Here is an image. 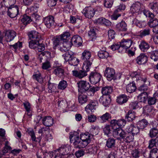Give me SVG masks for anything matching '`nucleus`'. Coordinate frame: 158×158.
I'll return each instance as SVG.
<instances>
[{
	"instance_id": "obj_1",
	"label": "nucleus",
	"mask_w": 158,
	"mask_h": 158,
	"mask_svg": "<svg viewBox=\"0 0 158 158\" xmlns=\"http://www.w3.org/2000/svg\"><path fill=\"white\" fill-rule=\"evenodd\" d=\"M69 152V148L66 146H61L59 148L53 152L45 153V157H50L51 158H56V157H62L66 155Z\"/></svg>"
},
{
	"instance_id": "obj_2",
	"label": "nucleus",
	"mask_w": 158,
	"mask_h": 158,
	"mask_svg": "<svg viewBox=\"0 0 158 158\" xmlns=\"http://www.w3.org/2000/svg\"><path fill=\"white\" fill-rule=\"evenodd\" d=\"M91 56L90 52L87 50H85L82 53V59L84 61L83 63V68L86 69L87 66L90 67L92 64V60L90 58Z\"/></svg>"
},
{
	"instance_id": "obj_3",
	"label": "nucleus",
	"mask_w": 158,
	"mask_h": 158,
	"mask_svg": "<svg viewBox=\"0 0 158 158\" xmlns=\"http://www.w3.org/2000/svg\"><path fill=\"white\" fill-rule=\"evenodd\" d=\"M90 67L87 66V67L88 68H86V69H84L83 66L82 67V70H81L78 71L77 70H73V69H69L70 71H72L73 76L79 78H82L87 75V72L89 71Z\"/></svg>"
},
{
	"instance_id": "obj_4",
	"label": "nucleus",
	"mask_w": 158,
	"mask_h": 158,
	"mask_svg": "<svg viewBox=\"0 0 158 158\" xmlns=\"http://www.w3.org/2000/svg\"><path fill=\"white\" fill-rule=\"evenodd\" d=\"M144 15L147 17L150 18L151 19L148 22V25L151 28H154L158 25V19L155 18L154 14L151 12H148L147 14L144 13Z\"/></svg>"
},
{
	"instance_id": "obj_5",
	"label": "nucleus",
	"mask_w": 158,
	"mask_h": 158,
	"mask_svg": "<svg viewBox=\"0 0 158 158\" xmlns=\"http://www.w3.org/2000/svg\"><path fill=\"white\" fill-rule=\"evenodd\" d=\"M7 15L11 18H14L20 15L19 7L16 6L10 7L7 11Z\"/></svg>"
},
{
	"instance_id": "obj_6",
	"label": "nucleus",
	"mask_w": 158,
	"mask_h": 158,
	"mask_svg": "<svg viewBox=\"0 0 158 158\" xmlns=\"http://www.w3.org/2000/svg\"><path fill=\"white\" fill-rule=\"evenodd\" d=\"M79 92H83L87 91L90 87V85L86 81H80L77 83Z\"/></svg>"
},
{
	"instance_id": "obj_7",
	"label": "nucleus",
	"mask_w": 158,
	"mask_h": 158,
	"mask_svg": "<svg viewBox=\"0 0 158 158\" xmlns=\"http://www.w3.org/2000/svg\"><path fill=\"white\" fill-rule=\"evenodd\" d=\"M70 141L73 142L75 148H77V146L81 140V137L80 138L77 132H75L73 134H71L69 137Z\"/></svg>"
},
{
	"instance_id": "obj_8",
	"label": "nucleus",
	"mask_w": 158,
	"mask_h": 158,
	"mask_svg": "<svg viewBox=\"0 0 158 158\" xmlns=\"http://www.w3.org/2000/svg\"><path fill=\"white\" fill-rule=\"evenodd\" d=\"M101 77V75L96 72H91L89 76L90 82L92 84H96L100 81Z\"/></svg>"
},
{
	"instance_id": "obj_9",
	"label": "nucleus",
	"mask_w": 158,
	"mask_h": 158,
	"mask_svg": "<svg viewBox=\"0 0 158 158\" xmlns=\"http://www.w3.org/2000/svg\"><path fill=\"white\" fill-rule=\"evenodd\" d=\"M115 72L114 70L111 68L107 67L104 72L105 76L106 77L109 81H111L115 77Z\"/></svg>"
},
{
	"instance_id": "obj_10",
	"label": "nucleus",
	"mask_w": 158,
	"mask_h": 158,
	"mask_svg": "<svg viewBox=\"0 0 158 158\" xmlns=\"http://www.w3.org/2000/svg\"><path fill=\"white\" fill-rule=\"evenodd\" d=\"M113 134L118 139H124L125 137L126 133L122 129L118 128L114 129L113 131Z\"/></svg>"
},
{
	"instance_id": "obj_11",
	"label": "nucleus",
	"mask_w": 158,
	"mask_h": 158,
	"mask_svg": "<svg viewBox=\"0 0 158 158\" xmlns=\"http://www.w3.org/2000/svg\"><path fill=\"white\" fill-rule=\"evenodd\" d=\"M16 35V32L13 30H9L5 33V37L6 42H10L14 38Z\"/></svg>"
},
{
	"instance_id": "obj_12",
	"label": "nucleus",
	"mask_w": 158,
	"mask_h": 158,
	"mask_svg": "<svg viewBox=\"0 0 158 158\" xmlns=\"http://www.w3.org/2000/svg\"><path fill=\"white\" fill-rule=\"evenodd\" d=\"M82 13L85 16L89 19H91L94 14V9L91 7H86L83 10Z\"/></svg>"
},
{
	"instance_id": "obj_13",
	"label": "nucleus",
	"mask_w": 158,
	"mask_h": 158,
	"mask_svg": "<svg viewBox=\"0 0 158 158\" xmlns=\"http://www.w3.org/2000/svg\"><path fill=\"white\" fill-rule=\"evenodd\" d=\"M28 36L30 39H35L37 42L41 41L42 39L40 33L35 31H31L28 33Z\"/></svg>"
},
{
	"instance_id": "obj_14",
	"label": "nucleus",
	"mask_w": 158,
	"mask_h": 158,
	"mask_svg": "<svg viewBox=\"0 0 158 158\" xmlns=\"http://www.w3.org/2000/svg\"><path fill=\"white\" fill-rule=\"evenodd\" d=\"M44 23L48 28H50L54 25L55 21L52 16H49L44 19Z\"/></svg>"
},
{
	"instance_id": "obj_15",
	"label": "nucleus",
	"mask_w": 158,
	"mask_h": 158,
	"mask_svg": "<svg viewBox=\"0 0 158 158\" xmlns=\"http://www.w3.org/2000/svg\"><path fill=\"white\" fill-rule=\"evenodd\" d=\"M111 99L110 95H102L99 100L100 103H101L105 106H108L110 103Z\"/></svg>"
},
{
	"instance_id": "obj_16",
	"label": "nucleus",
	"mask_w": 158,
	"mask_h": 158,
	"mask_svg": "<svg viewBox=\"0 0 158 158\" xmlns=\"http://www.w3.org/2000/svg\"><path fill=\"white\" fill-rule=\"evenodd\" d=\"M143 5L139 2H136L133 4L131 9L133 13H139L143 9Z\"/></svg>"
},
{
	"instance_id": "obj_17",
	"label": "nucleus",
	"mask_w": 158,
	"mask_h": 158,
	"mask_svg": "<svg viewBox=\"0 0 158 158\" xmlns=\"http://www.w3.org/2000/svg\"><path fill=\"white\" fill-rule=\"evenodd\" d=\"M70 41L73 45H74L77 46H81L82 42V38L77 35L73 36Z\"/></svg>"
},
{
	"instance_id": "obj_18",
	"label": "nucleus",
	"mask_w": 158,
	"mask_h": 158,
	"mask_svg": "<svg viewBox=\"0 0 158 158\" xmlns=\"http://www.w3.org/2000/svg\"><path fill=\"white\" fill-rule=\"evenodd\" d=\"M132 42V41L131 40L123 39L122 40L120 45L122 49L123 48L126 50L131 47Z\"/></svg>"
},
{
	"instance_id": "obj_19",
	"label": "nucleus",
	"mask_w": 158,
	"mask_h": 158,
	"mask_svg": "<svg viewBox=\"0 0 158 158\" xmlns=\"http://www.w3.org/2000/svg\"><path fill=\"white\" fill-rule=\"evenodd\" d=\"M148 60V57L143 53H141L136 59V63L139 64H144Z\"/></svg>"
},
{
	"instance_id": "obj_20",
	"label": "nucleus",
	"mask_w": 158,
	"mask_h": 158,
	"mask_svg": "<svg viewBox=\"0 0 158 158\" xmlns=\"http://www.w3.org/2000/svg\"><path fill=\"white\" fill-rule=\"evenodd\" d=\"M63 43H62L61 46L60 48V50L61 52H66L67 51L72 47V43L71 42V41H63Z\"/></svg>"
},
{
	"instance_id": "obj_21",
	"label": "nucleus",
	"mask_w": 158,
	"mask_h": 158,
	"mask_svg": "<svg viewBox=\"0 0 158 158\" xmlns=\"http://www.w3.org/2000/svg\"><path fill=\"white\" fill-rule=\"evenodd\" d=\"M42 123L46 127H50L53 124V119L51 116L45 117L42 120Z\"/></svg>"
},
{
	"instance_id": "obj_22",
	"label": "nucleus",
	"mask_w": 158,
	"mask_h": 158,
	"mask_svg": "<svg viewBox=\"0 0 158 158\" xmlns=\"http://www.w3.org/2000/svg\"><path fill=\"white\" fill-rule=\"evenodd\" d=\"M116 28L118 31H126L127 30V25L125 21H122L116 25Z\"/></svg>"
},
{
	"instance_id": "obj_23",
	"label": "nucleus",
	"mask_w": 158,
	"mask_h": 158,
	"mask_svg": "<svg viewBox=\"0 0 158 158\" xmlns=\"http://www.w3.org/2000/svg\"><path fill=\"white\" fill-rule=\"evenodd\" d=\"M79 62V60L73 56L69 62V64L71 65V66L69 67V70L70 71L69 69H73V70H74L75 66L78 65Z\"/></svg>"
},
{
	"instance_id": "obj_24",
	"label": "nucleus",
	"mask_w": 158,
	"mask_h": 158,
	"mask_svg": "<svg viewBox=\"0 0 158 158\" xmlns=\"http://www.w3.org/2000/svg\"><path fill=\"white\" fill-rule=\"evenodd\" d=\"M139 47L142 51H147L149 48V45L147 42L144 40H142L139 44Z\"/></svg>"
},
{
	"instance_id": "obj_25",
	"label": "nucleus",
	"mask_w": 158,
	"mask_h": 158,
	"mask_svg": "<svg viewBox=\"0 0 158 158\" xmlns=\"http://www.w3.org/2000/svg\"><path fill=\"white\" fill-rule=\"evenodd\" d=\"M128 99V98L126 95L122 94L117 97V102L119 104L122 105L126 102Z\"/></svg>"
},
{
	"instance_id": "obj_26",
	"label": "nucleus",
	"mask_w": 158,
	"mask_h": 158,
	"mask_svg": "<svg viewBox=\"0 0 158 158\" xmlns=\"http://www.w3.org/2000/svg\"><path fill=\"white\" fill-rule=\"evenodd\" d=\"M53 73L60 77H63L64 76V69L59 67H57L54 69Z\"/></svg>"
},
{
	"instance_id": "obj_27",
	"label": "nucleus",
	"mask_w": 158,
	"mask_h": 158,
	"mask_svg": "<svg viewBox=\"0 0 158 158\" xmlns=\"http://www.w3.org/2000/svg\"><path fill=\"white\" fill-rule=\"evenodd\" d=\"M80 137L81 140L86 142L88 144L90 143L91 139V135L88 132L81 134Z\"/></svg>"
},
{
	"instance_id": "obj_28",
	"label": "nucleus",
	"mask_w": 158,
	"mask_h": 158,
	"mask_svg": "<svg viewBox=\"0 0 158 158\" xmlns=\"http://www.w3.org/2000/svg\"><path fill=\"white\" fill-rule=\"evenodd\" d=\"M113 89L110 86H106L102 88L103 95H109L112 92Z\"/></svg>"
},
{
	"instance_id": "obj_29",
	"label": "nucleus",
	"mask_w": 158,
	"mask_h": 158,
	"mask_svg": "<svg viewBox=\"0 0 158 158\" xmlns=\"http://www.w3.org/2000/svg\"><path fill=\"white\" fill-rule=\"evenodd\" d=\"M88 97L86 95L80 94L78 96L79 103L81 105L86 103L88 101Z\"/></svg>"
},
{
	"instance_id": "obj_30",
	"label": "nucleus",
	"mask_w": 158,
	"mask_h": 158,
	"mask_svg": "<svg viewBox=\"0 0 158 158\" xmlns=\"http://www.w3.org/2000/svg\"><path fill=\"white\" fill-rule=\"evenodd\" d=\"M148 122L145 119H143L139 121L137 123V127L139 129H143L146 127L148 124Z\"/></svg>"
},
{
	"instance_id": "obj_31",
	"label": "nucleus",
	"mask_w": 158,
	"mask_h": 158,
	"mask_svg": "<svg viewBox=\"0 0 158 158\" xmlns=\"http://www.w3.org/2000/svg\"><path fill=\"white\" fill-rule=\"evenodd\" d=\"M98 102L95 101H91L87 106L86 108L89 109L91 112H93L96 109V106L98 105Z\"/></svg>"
},
{
	"instance_id": "obj_32",
	"label": "nucleus",
	"mask_w": 158,
	"mask_h": 158,
	"mask_svg": "<svg viewBox=\"0 0 158 158\" xmlns=\"http://www.w3.org/2000/svg\"><path fill=\"white\" fill-rule=\"evenodd\" d=\"M27 132L28 134L31 136V138L32 141H34L38 142H40L41 139V137H39L36 138L35 133L32 129L30 130L29 129H27Z\"/></svg>"
},
{
	"instance_id": "obj_33",
	"label": "nucleus",
	"mask_w": 158,
	"mask_h": 158,
	"mask_svg": "<svg viewBox=\"0 0 158 158\" xmlns=\"http://www.w3.org/2000/svg\"><path fill=\"white\" fill-rule=\"evenodd\" d=\"M115 140L113 138H109L106 142V146L109 148H112L115 147Z\"/></svg>"
},
{
	"instance_id": "obj_34",
	"label": "nucleus",
	"mask_w": 158,
	"mask_h": 158,
	"mask_svg": "<svg viewBox=\"0 0 158 158\" xmlns=\"http://www.w3.org/2000/svg\"><path fill=\"white\" fill-rule=\"evenodd\" d=\"M23 105L27 112L28 116L31 117L32 113L31 110V105L28 102H26L23 103Z\"/></svg>"
},
{
	"instance_id": "obj_35",
	"label": "nucleus",
	"mask_w": 158,
	"mask_h": 158,
	"mask_svg": "<svg viewBox=\"0 0 158 158\" xmlns=\"http://www.w3.org/2000/svg\"><path fill=\"white\" fill-rule=\"evenodd\" d=\"M103 50H100L98 52V55L100 58L105 59L109 57V54L107 52L104 50L103 48Z\"/></svg>"
},
{
	"instance_id": "obj_36",
	"label": "nucleus",
	"mask_w": 158,
	"mask_h": 158,
	"mask_svg": "<svg viewBox=\"0 0 158 158\" xmlns=\"http://www.w3.org/2000/svg\"><path fill=\"white\" fill-rule=\"evenodd\" d=\"M21 21L25 25H27L32 21V20L31 19L30 16L26 15H24L22 16Z\"/></svg>"
},
{
	"instance_id": "obj_37",
	"label": "nucleus",
	"mask_w": 158,
	"mask_h": 158,
	"mask_svg": "<svg viewBox=\"0 0 158 158\" xmlns=\"http://www.w3.org/2000/svg\"><path fill=\"white\" fill-rule=\"evenodd\" d=\"M138 98L140 102H145L148 98L147 93L146 92H143L138 96Z\"/></svg>"
},
{
	"instance_id": "obj_38",
	"label": "nucleus",
	"mask_w": 158,
	"mask_h": 158,
	"mask_svg": "<svg viewBox=\"0 0 158 158\" xmlns=\"http://www.w3.org/2000/svg\"><path fill=\"white\" fill-rule=\"evenodd\" d=\"M135 85L133 82L128 84L126 87V90L127 92L131 93L135 91L136 89Z\"/></svg>"
},
{
	"instance_id": "obj_39",
	"label": "nucleus",
	"mask_w": 158,
	"mask_h": 158,
	"mask_svg": "<svg viewBox=\"0 0 158 158\" xmlns=\"http://www.w3.org/2000/svg\"><path fill=\"white\" fill-rule=\"evenodd\" d=\"M149 6L154 12L156 14H158V2H152L150 3Z\"/></svg>"
},
{
	"instance_id": "obj_40",
	"label": "nucleus",
	"mask_w": 158,
	"mask_h": 158,
	"mask_svg": "<svg viewBox=\"0 0 158 158\" xmlns=\"http://www.w3.org/2000/svg\"><path fill=\"white\" fill-rule=\"evenodd\" d=\"M73 56V53L71 51H67L63 55L64 60L66 62H69Z\"/></svg>"
},
{
	"instance_id": "obj_41",
	"label": "nucleus",
	"mask_w": 158,
	"mask_h": 158,
	"mask_svg": "<svg viewBox=\"0 0 158 158\" xmlns=\"http://www.w3.org/2000/svg\"><path fill=\"white\" fill-rule=\"evenodd\" d=\"M139 128L138 127H135L133 124H131L129 128V131L131 133V134L133 135H136L139 132Z\"/></svg>"
},
{
	"instance_id": "obj_42",
	"label": "nucleus",
	"mask_w": 158,
	"mask_h": 158,
	"mask_svg": "<svg viewBox=\"0 0 158 158\" xmlns=\"http://www.w3.org/2000/svg\"><path fill=\"white\" fill-rule=\"evenodd\" d=\"M70 36V34L68 32H65L60 35L59 37L61 41H68Z\"/></svg>"
},
{
	"instance_id": "obj_43",
	"label": "nucleus",
	"mask_w": 158,
	"mask_h": 158,
	"mask_svg": "<svg viewBox=\"0 0 158 158\" xmlns=\"http://www.w3.org/2000/svg\"><path fill=\"white\" fill-rule=\"evenodd\" d=\"M73 6L71 4L68 3L67 4L64 6L63 8V11L66 13H69L70 12L73 11Z\"/></svg>"
},
{
	"instance_id": "obj_44",
	"label": "nucleus",
	"mask_w": 158,
	"mask_h": 158,
	"mask_svg": "<svg viewBox=\"0 0 158 158\" xmlns=\"http://www.w3.org/2000/svg\"><path fill=\"white\" fill-rule=\"evenodd\" d=\"M125 137L126 138H125L123 139L124 141L127 143H130L133 141L134 139V135L131 134V133L128 134L126 133Z\"/></svg>"
},
{
	"instance_id": "obj_45",
	"label": "nucleus",
	"mask_w": 158,
	"mask_h": 158,
	"mask_svg": "<svg viewBox=\"0 0 158 158\" xmlns=\"http://www.w3.org/2000/svg\"><path fill=\"white\" fill-rule=\"evenodd\" d=\"M135 114L132 113L131 111H129L126 114L125 118L129 121H131L135 119Z\"/></svg>"
},
{
	"instance_id": "obj_46",
	"label": "nucleus",
	"mask_w": 158,
	"mask_h": 158,
	"mask_svg": "<svg viewBox=\"0 0 158 158\" xmlns=\"http://www.w3.org/2000/svg\"><path fill=\"white\" fill-rule=\"evenodd\" d=\"M150 33V29L149 28H146L140 31L139 36L141 37L149 35Z\"/></svg>"
},
{
	"instance_id": "obj_47",
	"label": "nucleus",
	"mask_w": 158,
	"mask_h": 158,
	"mask_svg": "<svg viewBox=\"0 0 158 158\" xmlns=\"http://www.w3.org/2000/svg\"><path fill=\"white\" fill-rule=\"evenodd\" d=\"M158 134V129L156 127H153L150 129L149 135L150 137L153 138L156 136Z\"/></svg>"
},
{
	"instance_id": "obj_48",
	"label": "nucleus",
	"mask_w": 158,
	"mask_h": 158,
	"mask_svg": "<svg viewBox=\"0 0 158 158\" xmlns=\"http://www.w3.org/2000/svg\"><path fill=\"white\" fill-rule=\"evenodd\" d=\"M111 118V114L109 113L106 112L102 115L100 118L103 122H106Z\"/></svg>"
},
{
	"instance_id": "obj_49",
	"label": "nucleus",
	"mask_w": 158,
	"mask_h": 158,
	"mask_svg": "<svg viewBox=\"0 0 158 158\" xmlns=\"http://www.w3.org/2000/svg\"><path fill=\"white\" fill-rule=\"evenodd\" d=\"M41 41L37 42L35 40H32L29 42V47L31 48L35 49L37 47L38 43L41 42Z\"/></svg>"
},
{
	"instance_id": "obj_50",
	"label": "nucleus",
	"mask_w": 158,
	"mask_h": 158,
	"mask_svg": "<svg viewBox=\"0 0 158 158\" xmlns=\"http://www.w3.org/2000/svg\"><path fill=\"white\" fill-rule=\"evenodd\" d=\"M67 85V83L66 81L62 80L60 82L58 88L59 89L64 90L66 88Z\"/></svg>"
},
{
	"instance_id": "obj_51",
	"label": "nucleus",
	"mask_w": 158,
	"mask_h": 158,
	"mask_svg": "<svg viewBox=\"0 0 158 158\" xmlns=\"http://www.w3.org/2000/svg\"><path fill=\"white\" fill-rule=\"evenodd\" d=\"M151 58L154 61L158 60V50L152 51L151 52Z\"/></svg>"
},
{
	"instance_id": "obj_52",
	"label": "nucleus",
	"mask_w": 158,
	"mask_h": 158,
	"mask_svg": "<svg viewBox=\"0 0 158 158\" xmlns=\"http://www.w3.org/2000/svg\"><path fill=\"white\" fill-rule=\"evenodd\" d=\"M33 78L40 83H42L43 81V79L40 73L33 75Z\"/></svg>"
},
{
	"instance_id": "obj_53",
	"label": "nucleus",
	"mask_w": 158,
	"mask_h": 158,
	"mask_svg": "<svg viewBox=\"0 0 158 158\" xmlns=\"http://www.w3.org/2000/svg\"><path fill=\"white\" fill-rule=\"evenodd\" d=\"M114 0H104V6L107 8H111L113 3Z\"/></svg>"
},
{
	"instance_id": "obj_54",
	"label": "nucleus",
	"mask_w": 158,
	"mask_h": 158,
	"mask_svg": "<svg viewBox=\"0 0 158 158\" xmlns=\"http://www.w3.org/2000/svg\"><path fill=\"white\" fill-rule=\"evenodd\" d=\"M157 99L155 97H149L148 98V105H154L156 102Z\"/></svg>"
},
{
	"instance_id": "obj_55",
	"label": "nucleus",
	"mask_w": 158,
	"mask_h": 158,
	"mask_svg": "<svg viewBox=\"0 0 158 158\" xmlns=\"http://www.w3.org/2000/svg\"><path fill=\"white\" fill-rule=\"evenodd\" d=\"M111 49L113 51H115L117 50H118L119 52H120V50L122 49L120 45L118 44H114L110 47Z\"/></svg>"
},
{
	"instance_id": "obj_56",
	"label": "nucleus",
	"mask_w": 158,
	"mask_h": 158,
	"mask_svg": "<svg viewBox=\"0 0 158 158\" xmlns=\"http://www.w3.org/2000/svg\"><path fill=\"white\" fill-rule=\"evenodd\" d=\"M110 126L109 125H106L103 129V131L104 134L107 135H109L111 133V130Z\"/></svg>"
},
{
	"instance_id": "obj_57",
	"label": "nucleus",
	"mask_w": 158,
	"mask_h": 158,
	"mask_svg": "<svg viewBox=\"0 0 158 158\" xmlns=\"http://www.w3.org/2000/svg\"><path fill=\"white\" fill-rule=\"evenodd\" d=\"M39 42V43H38L37 46V47L38 48V50L39 52H41L42 51H44L45 49V45L44 44Z\"/></svg>"
},
{
	"instance_id": "obj_58",
	"label": "nucleus",
	"mask_w": 158,
	"mask_h": 158,
	"mask_svg": "<svg viewBox=\"0 0 158 158\" xmlns=\"http://www.w3.org/2000/svg\"><path fill=\"white\" fill-rule=\"evenodd\" d=\"M42 67L44 69H47L50 68L51 64L50 62L48 61H47L43 63Z\"/></svg>"
},
{
	"instance_id": "obj_59",
	"label": "nucleus",
	"mask_w": 158,
	"mask_h": 158,
	"mask_svg": "<svg viewBox=\"0 0 158 158\" xmlns=\"http://www.w3.org/2000/svg\"><path fill=\"white\" fill-rule=\"evenodd\" d=\"M60 41H61V40L60 39L59 37H58V38H56L55 39V40L54 41V48H55L57 47V46L60 45L61 46V44L60 42Z\"/></svg>"
},
{
	"instance_id": "obj_60",
	"label": "nucleus",
	"mask_w": 158,
	"mask_h": 158,
	"mask_svg": "<svg viewBox=\"0 0 158 158\" xmlns=\"http://www.w3.org/2000/svg\"><path fill=\"white\" fill-rule=\"evenodd\" d=\"M56 1L57 0H47V3L48 6L52 7L56 5Z\"/></svg>"
},
{
	"instance_id": "obj_61",
	"label": "nucleus",
	"mask_w": 158,
	"mask_h": 158,
	"mask_svg": "<svg viewBox=\"0 0 158 158\" xmlns=\"http://www.w3.org/2000/svg\"><path fill=\"white\" fill-rule=\"evenodd\" d=\"M88 144L86 142L81 140L77 146L78 148H84L88 145Z\"/></svg>"
},
{
	"instance_id": "obj_62",
	"label": "nucleus",
	"mask_w": 158,
	"mask_h": 158,
	"mask_svg": "<svg viewBox=\"0 0 158 158\" xmlns=\"http://www.w3.org/2000/svg\"><path fill=\"white\" fill-rule=\"evenodd\" d=\"M97 119L96 116L94 115H89L88 116V121L90 123H93Z\"/></svg>"
},
{
	"instance_id": "obj_63",
	"label": "nucleus",
	"mask_w": 158,
	"mask_h": 158,
	"mask_svg": "<svg viewBox=\"0 0 158 158\" xmlns=\"http://www.w3.org/2000/svg\"><path fill=\"white\" fill-rule=\"evenodd\" d=\"M157 147L156 145V143L155 140V139H152L149 141V145L148 148H151L154 147Z\"/></svg>"
},
{
	"instance_id": "obj_64",
	"label": "nucleus",
	"mask_w": 158,
	"mask_h": 158,
	"mask_svg": "<svg viewBox=\"0 0 158 158\" xmlns=\"http://www.w3.org/2000/svg\"><path fill=\"white\" fill-rule=\"evenodd\" d=\"M115 32L113 30H110L108 31V35L109 39H113L114 38Z\"/></svg>"
}]
</instances>
